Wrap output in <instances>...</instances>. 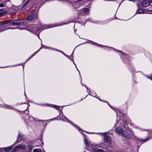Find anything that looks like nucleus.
<instances>
[{
	"label": "nucleus",
	"mask_w": 152,
	"mask_h": 152,
	"mask_svg": "<svg viewBox=\"0 0 152 152\" xmlns=\"http://www.w3.org/2000/svg\"><path fill=\"white\" fill-rule=\"evenodd\" d=\"M37 16L36 13H32L31 14L27 16L26 19L28 21H30L33 20Z\"/></svg>",
	"instance_id": "f257e3e1"
},
{
	"label": "nucleus",
	"mask_w": 152,
	"mask_h": 152,
	"mask_svg": "<svg viewBox=\"0 0 152 152\" xmlns=\"http://www.w3.org/2000/svg\"><path fill=\"white\" fill-rule=\"evenodd\" d=\"M26 147L25 145H19L15 147L11 152H15L20 149H24Z\"/></svg>",
	"instance_id": "f03ea898"
},
{
	"label": "nucleus",
	"mask_w": 152,
	"mask_h": 152,
	"mask_svg": "<svg viewBox=\"0 0 152 152\" xmlns=\"http://www.w3.org/2000/svg\"><path fill=\"white\" fill-rule=\"evenodd\" d=\"M12 25L13 26H18L22 25V22L19 19L12 20Z\"/></svg>",
	"instance_id": "7ed1b4c3"
},
{
	"label": "nucleus",
	"mask_w": 152,
	"mask_h": 152,
	"mask_svg": "<svg viewBox=\"0 0 152 152\" xmlns=\"http://www.w3.org/2000/svg\"><path fill=\"white\" fill-rule=\"evenodd\" d=\"M104 141L105 142H107L110 144L111 142L110 137L108 135H105L104 136Z\"/></svg>",
	"instance_id": "20e7f679"
},
{
	"label": "nucleus",
	"mask_w": 152,
	"mask_h": 152,
	"mask_svg": "<svg viewBox=\"0 0 152 152\" xmlns=\"http://www.w3.org/2000/svg\"><path fill=\"white\" fill-rule=\"evenodd\" d=\"M141 4L144 7H146L149 6L150 3L148 1L144 0L141 3Z\"/></svg>",
	"instance_id": "39448f33"
},
{
	"label": "nucleus",
	"mask_w": 152,
	"mask_h": 152,
	"mask_svg": "<svg viewBox=\"0 0 152 152\" xmlns=\"http://www.w3.org/2000/svg\"><path fill=\"white\" fill-rule=\"evenodd\" d=\"M123 129L119 126H117L116 127L115 131L119 134H121L122 132H123Z\"/></svg>",
	"instance_id": "423d86ee"
},
{
	"label": "nucleus",
	"mask_w": 152,
	"mask_h": 152,
	"mask_svg": "<svg viewBox=\"0 0 152 152\" xmlns=\"http://www.w3.org/2000/svg\"><path fill=\"white\" fill-rule=\"evenodd\" d=\"M13 148V147L12 146H10L9 147H7V148H2V149L5 151L6 152H9L10 150H11Z\"/></svg>",
	"instance_id": "0eeeda50"
},
{
	"label": "nucleus",
	"mask_w": 152,
	"mask_h": 152,
	"mask_svg": "<svg viewBox=\"0 0 152 152\" xmlns=\"http://www.w3.org/2000/svg\"><path fill=\"white\" fill-rule=\"evenodd\" d=\"M121 134L123 136L126 137L128 138H130V135H129L128 133L126 131H124L123 130V132H122Z\"/></svg>",
	"instance_id": "6e6552de"
},
{
	"label": "nucleus",
	"mask_w": 152,
	"mask_h": 152,
	"mask_svg": "<svg viewBox=\"0 0 152 152\" xmlns=\"http://www.w3.org/2000/svg\"><path fill=\"white\" fill-rule=\"evenodd\" d=\"M12 20H9L4 21V24L7 25V26H10L12 25Z\"/></svg>",
	"instance_id": "1a4fd4ad"
},
{
	"label": "nucleus",
	"mask_w": 152,
	"mask_h": 152,
	"mask_svg": "<svg viewBox=\"0 0 152 152\" xmlns=\"http://www.w3.org/2000/svg\"><path fill=\"white\" fill-rule=\"evenodd\" d=\"M94 152H104L105 151L102 149L95 148L93 149Z\"/></svg>",
	"instance_id": "9d476101"
},
{
	"label": "nucleus",
	"mask_w": 152,
	"mask_h": 152,
	"mask_svg": "<svg viewBox=\"0 0 152 152\" xmlns=\"http://www.w3.org/2000/svg\"><path fill=\"white\" fill-rule=\"evenodd\" d=\"M28 147L29 150V151L31 152L32 150L33 147L31 145H28Z\"/></svg>",
	"instance_id": "9b49d317"
},
{
	"label": "nucleus",
	"mask_w": 152,
	"mask_h": 152,
	"mask_svg": "<svg viewBox=\"0 0 152 152\" xmlns=\"http://www.w3.org/2000/svg\"><path fill=\"white\" fill-rule=\"evenodd\" d=\"M83 11L84 12H88L89 11V9L87 8H84L83 9Z\"/></svg>",
	"instance_id": "f8f14e48"
},
{
	"label": "nucleus",
	"mask_w": 152,
	"mask_h": 152,
	"mask_svg": "<svg viewBox=\"0 0 152 152\" xmlns=\"http://www.w3.org/2000/svg\"><path fill=\"white\" fill-rule=\"evenodd\" d=\"M7 1H5L3 2L2 3L0 4V7H2L5 6V5L6 4Z\"/></svg>",
	"instance_id": "ddd939ff"
},
{
	"label": "nucleus",
	"mask_w": 152,
	"mask_h": 152,
	"mask_svg": "<svg viewBox=\"0 0 152 152\" xmlns=\"http://www.w3.org/2000/svg\"><path fill=\"white\" fill-rule=\"evenodd\" d=\"M84 143L85 144L86 146H89L88 142L86 139H84Z\"/></svg>",
	"instance_id": "4468645a"
},
{
	"label": "nucleus",
	"mask_w": 152,
	"mask_h": 152,
	"mask_svg": "<svg viewBox=\"0 0 152 152\" xmlns=\"http://www.w3.org/2000/svg\"><path fill=\"white\" fill-rule=\"evenodd\" d=\"M143 12V11L141 9H138L137 11V12L138 13H141Z\"/></svg>",
	"instance_id": "2eb2a0df"
},
{
	"label": "nucleus",
	"mask_w": 152,
	"mask_h": 152,
	"mask_svg": "<svg viewBox=\"0 0 152 152\" xmlns=\"http://www.w3.org/2000/svg\"><path fill=\"white\" fill-rule=\"evenodd\" d=\"M33 152H41V150L38 149H34L33 150Z\"/></svg>",
	"instance_id": "dca6fc26"
},
{
	"label": "nucleus",
	"mask_w": 152,
	"mask_h": 152,
	"mask_svg": "<svg viewBox=\"0 0 152 152\" xmlns=\"http://www.w3.org/2000/svg\"><path fill=\"white\" fill-rule=\"evenodd\" d=\"M148 139H149L148 138H146L145 139L142 140H141V141H143L144 142H145L147 141L148 140Z\"/></svg>",
	"instance_id": "f3484780"
},
{
	"label": "nucleus",
	"mask_w": 152,
	"mask_h": 152,
	"mask_svg": "<svg viewBox=\"0 0 152 152\" xmlns=\"http://www.w3.org/2000/svg\"><path fill=\"white\" fill-rule=\"evenodd\" d=\"M147 77L152 80V74L151 75L149 76H148Z\"/></svg>",
	"instance_id": "a211bd4d"
},
{
	"label": "nucleus",
	"mask_w": 152,
	"mask_h": 152,
	"mask_svg": "<svg viewBox=\"0 0 152 152\" xmlns=\"http://www.w3.org/2000/svg\"><path fill=\"white\" fill-rule=\"evenodd\" d=\"M30 0H28L25 3V4H24V6H25V5H27V4L28 3H30Z\"/></svg>",
	"instance_id": "6ab92c4d"
},
{
	"label": "nucleus",
	"mask_w": 152,
	"mask_h": 152,
	"mask_svg": "<svg viewBox=\"0 0 152 152\" xmlns=\"http://www.w3.org/2000/svg\"><path fill=\"white\" fill-rule=\"evenodd\" d=\"M0 25H1V27L3 26V25L4 24V21L0 22Z\"/></svg>",
	"instance_id": "aec40b11"
},
{
	"label": "nucleus",
	"mask_w": 152,
	"mask_h": 152,
	"mask_svg": "<svg viewBox=\"0 0 152 152\" xmlns=\"http://www.w3.org/2000/svg\"><path fill=\"white\" fill-rule=\"evenodd\" d=\"M54 106L55 108L57 109H59V108H60L59 106H56V105H54Z\"/></svg>",
	"instance_id": "412c9836"
},
{
	"label": "nucleus",
	"mask_w": 152,
	"mask_h": 152,
	"mask_svg": "<svg viewBox=\"0 0 152 152\" xmlns=\"http://www.w3.org/2000/svg\"><path fill=\"white\" fill-rule=\"evenodd\" d=\"M40 105H42V106H45L46 105H47V106H48V105L47 104H40Z\"/></svg>",
	"instance_id": "4be33fe9"
},
{
	"label": "nucleus",
	"mask_w": 152,
	"mask_h": 152,
	"mask_svg": "<svg viewBox=\"0 0 152 152\" xmlns=\"http://www.w3.org/2000/svg\"><path fill=\"white\" fill-rule=\"evenodd\" d=\"M34 54H35V53H34L30 57V58H31V57H32L33 56H34Z\"/></svg>",
	"instance_id": "5701e85b"
},
{
	"label": "nucleus",
	"mask_w": 152,
	"mask_h": 152,
	"mask_svg": "<svg viewBox=\"0 0 152 152\" xmlns=\"http://www.w3.org/2000/svg\"><path fill=\"white\" fill-rule=\"evenodd\" d=\"M118 52H121V53H122L123 54V53L122 51H120V50H118Z\"/></svg>",
	"instance_id": "b1692460"
},
{
	"label": "nucleus",
	"mask_w": 152,
	"mask_h": 152,
	"mask_svg": "<svg viewBox=\"0 0 152 152\" xmlns=\"http://www.w3.org/2000/svg\"><path fill=\"white\" fill-rule=\"evenodd\" d=\"M129 0L130 1H134V0Z\"/></svg>",
	"instance_id": "393cba45"
},
{
	"label": "nucleus",
	"mask_w": 152,
	"mask_h": 152,
	"mask_svg": "<svg viewBox=\"0 0 152 152\" xmlns=\"http://www.w3.org/2000/svg\"><path fill=\"white\" fill-rule=\"evenodd\" d=\"M18 139L17 140H16V142H18Z\"/></svg>",
	"instance_id": "a878e982"
},
{
	"label": "nucleus",
	"mask_w": 152,
	"mask_h": 152,
	"mask_svg": "<svg viewBox=\"0 0 152 152\" xmlns=\"http://www.w3.org/2000/svg\"><path fill=\"white\" fill-rule=\"evenodd\" d=\"M1 10L4 11V10H3L2 9L0 10V11H1Z\"/></svg>",
	"instance_id": "bb28decb"
},
{
	"label": "nucleus",
	"mask_w": 152,
	"mask_h": 152,
	"mask_svg": "<svg viewBox=\"0 0 152 152\" xmlns=\"http://www.w3.org/2000/svg\"><path fill=\"white\" fill-rule=\"evenodd\" d=\"M38 29H37V30H36V31H38Z\"/></svg>",
	"instance_id": "cd10ccee"
}]
</instances>
